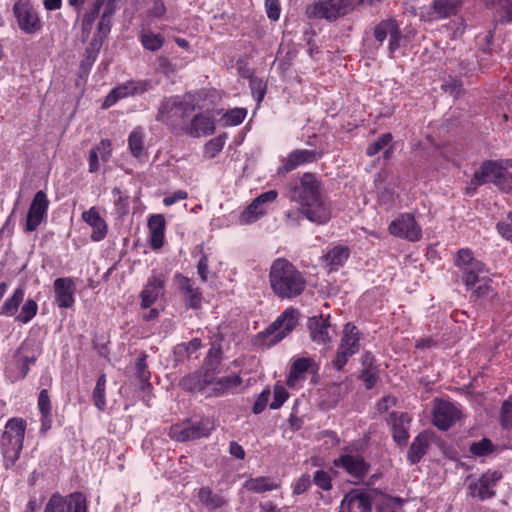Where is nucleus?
Returning <instances> with one entry per match:
<instances>
[{
  "label": "nucleus",
  "mask_w": 512,
  "mask_h": 512,
  "mask_svg": "<svg viewBox=\"0 0 512 512\" xmlns=\"http://www.w3.org/2000/svg\"><path fill=\"white\" fill-rule=\"evenodd\" d=\"M289 198L301 205V213L311 222L324 224L331 218L321 191V182L312 173H304L289 189Z\"/></svg>",
  "instance_id": "1"
},
{
  "label": "nucleus",
  "mask_w": 512,
  "mask_h": 512,
  "mask_svg": "<svg viewBox=\"0 0 512 512\" xmlns=\"http://www.w3.org/2000/svg\"><path fill=\"white\" fill-rule=\"evenodd\" d=\"M269 282L273 293L281 299L296 298L306 288L304 275L285 258H277L272 262Z\"/></svg>",
  "instance_id": "2"
},
{
  "label": "nucleus",
  "mask_w": 512,
  "mask_h": 512,
  "mask_svg": "<svg viewBox=\"0 0 512 512\" xmlns=\"http://www.w3.org/2000/svg\"><path fill=\"white\" fill-rule=\"evenodd\" d=\"M199 93H186L184 96L165 97L158 107L155 120L175 130L182 128L196 109Z\"/></svg>",
  "instance_id": "3"
},
{
  "label": "nucleus",
  "mask_w": 512,
  "mask_h": 512,
  "mask_svg": "<svg viewBox=\"0 0 512 512\" xmlns=\"http://www.w3.org/2000/svg\"><path fill=\"white\" fill-rule=\"evenodd\" d=\"M26 426V421L18 417L9 419L5 425L1 437V451L6 468L14 466L20 457Z\"/></svg>",
  "instance_id": "4"
},
{
  "label": "nucleus",
  "mask_w": 512,
  "mask_h": 512,
  "mask_svg": "<svg viewBox=\"0 0 512 512\" xmlns=\"http://www.w3.org/2000/svg\"><path fill=\"white\" fill-rule=\"evenodd\" d=\"M363 3L364 0H316L306 7L305 13L309 19L335 22L352 13Z\"/></svg>",
  "instance_id": "5"
},
{
  "label": "nucleus",
  "mask_w": 512,
  "mask_h": 512,
  "mask_svg": "<svg viewBox=\"0 0 512 512\" xmlns=\"http://www.w3.org/2000/svg\"><path fill=\"white\" fill-rule=\"evenodd\" d=\"M40 356V350L35 341L25 340L16 349L12 362L5 368V377L15 383L25 379L30 371V365L35 364Z\"/></svg>",
  "instance_id": "6"
},
{
  "label": "nucleus",
  "mask_w": 512,
  "mask_h": 512,
  "mask_svg": "<svg viewBox=\"0 0 512 512\" xmlns=\"http://www.w3.org/2000/svg\"><path fill=\"white\" fill-rule=\"evenodd\" d=\"M214 429L215 423L209 417H201L198 420L188 419L171 425L169 436L175 441L187 442L206 438Z\"/></svg>",
  "instance_id": "7"
},
{
  "label": "nucleus",
  "mask_w": 512,
  "mask_h": 512,
  "mask_svg": "<svg viewBox=\"0 0 512 512\" xmlns=\"http://www.w3.org/2000/svg\"><path fill=\"white\" fill-rule=\"evenodd\" d=\"M485 183H493L504 192L512 191V173L507 171L497 162L488 160L482 163L475 171L471 184L481 186Z\"/></svg>",
  "instance_id": "8"
},
{
  "label": "nucleus",
  "mask_w": 512,
  "mask_h": 512,
  "mask_svg": "<svg viewBox=\"0 0 512 512\" xmlns=\"http://www.w3.org/2000/svg\"><path fill=\"white\" fill-rule=\"evenodd\" d=\"M298 324V311L286 309L274 322H272L260 336L269 338L268 345H275L291 333Z\"/></svg>",
  "instance_id": "9"
},
{
  "label": "nucleus",
  "mask_w": 512,
  "mask_h": 512,
  "mask_svg": "<svg viewBox=\"0 0 512 512\" xmlns=\"http://www.w3.org/2000/svg\"><path fill=\"white\" fill-rule=\"evenodd\" d=\"M360 333L355 325L347 323L344 328V335L341 338L337 353L332 361L333 367L341 371L349 358L355 355L360 349Z\"/></svg>",
  "instance_id": "10"
},
{
  "label": "nucleus",
  "mask_w": 512,
  "mask_h": 512,
  "mask_svg": "<svg viewBox=\"0 0 512 512\" xmlns=\"http://www.w3.org/2000/svg\"><path fill=\"white\" fill-rule=\"evenodd\" d=\"M44 512H88V502L82 492L67 496L53 493L45 505Z\"/></svg>",
  "instance_id": "11"
},
{
  "label": "nucleus",
  "mask_w": 512,
  "mask_h": 512,
  "mask_svg": "<svg viewBox=\"0 0 512 512\" xmlns=\"http://www.w3.org/2000/svg\"><path fill=\"white\" fill-rule=\"evenodd\" d=\"M153 86V82L150 79L129 80L125 83L119 84L105 97L102 108L108 109L116 104L120 99L129 96L141 95L151 90Z\"/></svg>",
  "instance_id": "12"
},
{
  "label": "nucleus",
  "mask_w": 512,
  "mask_h": 512,
  "mask_svg": "<svg viewBox=\"0 0 512 512\" xmlns=\"http://www.w3.org/2000/svg\"><path fill=\"white\" fill-rule=\"evenodd\" d=\"M454 264L462 272L465 286H470L478 279L479 273H487L484 263L474 258L470 249H460L454 258Z\"/></svg>",
  "instance_id": "13"
},
{
  "label": "nucleus",
  "mask_w": 512,
  "mask_h": 512,
  "mask_svg": "<svg viewBox=\"0 0 512 512\" xmlns=\"http://www.w3.org/2000/svg\"><path fill=\"white\" fill-rule=\"evenodd\" d=\"M13 13L21 31L35 34L42 29L40 17L29 2L18 1L13 5Z\"/></svg>",
  "instance_id": "14"
},
{
  "label": "nucleus",
  "mask_w": 512,
  "mask_h": 512,
  "mask_svg": "<svg viewBox=\"0 0 512 512\" xmlns=\"http://www.w3.org/2000/svg\"><path fill=\"white\" fill-rule=\"evenodd\" d=\"M389 232L397 237L415 242L420 240L422 231L414 216L410 213L401 214L389 225Z\"/></svg>",
  "instance_id": "15"
},
{
  "label": "nucleus",
  "mask_w": 512,
  "mask_h": 512,
  "mask_svg": "<svg viewBox=\"0 0 512 512\" xmlns=\"http://www.w3.org/2000/svg\"><path fill=\"white\" fill-rule=\"evenodd\" d=\"M335 467L343 468L350 476L356 479L354 484L360 483L370 470V464L361 455L342 454L334 459Z\"/></svg>",
  "instance_id": "16"
},
{
  "label": "nucleus",
  "mask_w": 512,
  "mask_h": 512,
  "mask_svg": "<svg viewBox=\"0 0 512 512\" xmlns=\"http://www.w3.org/2000/svg\"><path fill=\"white\" fill-rule=\"evenodd\" d=\"M49 199L42 190L38 191L28 209L25 231L33 232L46 219L49 207Z\"/></svg>",
  "instance_id": "17"
},
{
  "label": "nucleus",
  "mask_w": 512,
  "mask_h": 512,
  "mask_svg": "<svg viewBox=\"0 0 512 512\" xmlns=\"http://www.w3.org/2000/svg\"><path fill=\"white\" fill-rule=\"evenodd\" d=\"M166 277L163 273L153 272L140 292V306L143 309L151 307L160 297L164 295Z\"/></svg>",
  "instance_id": "18"
},
{
  "label": "nucleus",
  "mask_w": 512,
  "mask_h": 512,
  "mask_svg": "<svg viewBox=\"0 0 512 512\" xmlns=\"http://www.w3.org/2000/svg\"><path fill=\"white\" fill-rule=\"evenodd\" d=\"M460 411L449 401L436 400L433 408V424L440 430H447L460 419Z\"/></svg>",
  "instance_id": "19"
},
{
  "label": "nucleus",
  "mask_w": 512,
  "mask_h": 512,
  "mask_svg": "<svg viewBox=\"0 0 512 512\" xmlns=\"http://www.w3.org/2000/svg\"><path fill=\"white\" fill-rule=\"evenodd\" d=\"M500 479L501 473L497 471L482 474L477 481L469 483V495L479 500L492 498L495 495L494 487Z\"/></svg>",
  "instance_id": "20"
},
{
  "label": "nucleus",
  "mask_w": 512,
  "mask_h": 512,
  "mask_svg": "<svg viewBox=\"0 0 512 512\" xmlns=\"http://www.w3.org/2000/svg\"><path fill=\"white\" fill-rule=\"evenodd\" d=\"M55 303L60 308H71L75 303L76 287L72 278L61 277L54 280Z\"/></svg>",
  "instance_id": "21"
},
{
  "label": "nucleus",
  "mask_w": 512,
  "mask_h": 512,
  "mask_svg": "<svg viewBox=\"0 0 512 512\" xmlns=\"http://www.w3.org/2000/svg\"><path fill=\"white\" fill-rule=\"evenodd\" d=\"M307 327L310 338L314 343L326 345L331 342L332 335L330 331L332 328L329 317L324 318L323 315L310 317L307 321Z\"/></svg>",
  "instance_id": "22"
},
{
  "label": "nucleus",
  "mask_w": 512,
  "mask_h": 512,
  "mask_svg": "<svg viewBox=\"0 0 512 512\" xmlns=\"http://www.w3.org/2000/svg\"><path fill=\"white\" fill-rule=\"evenodd\" d=\"M224 341V334L217 332L213 336V341L208 350V353L203 361V370L210 374H217L220 372V364L223 360L222 342Z\"/></svg>",
  "instance_id": "23"
},
{
  "label": "nucleus",
  "mask_w": 512,
  "mask_h": 512,
  "mask_svg": "<svg viewBox=\"0 0 512 512\" xmlns=\"http://www.w3.org/2000/svg\"><path fill=\"white\" fill-rule=\"evenodd\" d=\"M179 279V289L183 295L184 303L187 309L198 310L202 305V292L198 287H194V282L182 274H176Z\"/></svg>",
  "instance_id": "24"
},
{
  "label": "nucleus",
  "mask_w": 512,
  "mask_h": 512,
  "mask_svg": "<svg viewBox=\"0 0 512 512\" xmlns=\"http://www.w3.org/2000/svg\"><path fill=\"white\" fill-rule=\"evenodd\" d=\"M362 369L358 378L363 382L367 390L373 389L379 381V368L375 356L366 351L361 357Z\"/></svg>",
  "instance_id": "25"
},
{
  "label": "nucleus",
  "mask_w": 512,
  "mask_h": 512,
  "mask_svg": "<svg viewBox=\"0 0 512 512\" xmlns=\"http://www.w3.org/2000/svg\"><path fill=\"white\" fill-rule=\"evenodd\" d=\"M390 422L392 424L393 440L400 446L407 445L409 440L411 417L405 412H392L390 414Z\"/></svg>",
  "instance_id": "26"
},
{
  "label": "nucleus",
  "mask_w": 512,
  "mask_h": 512,
  "mask_svg": "<svg viewBox=\"0 0 512 512\" xmlns=\"http://www.w3.org/2000/svg\"><path fill=\"white\" fill-rule=\"evenodd\" d=\"M321 154L314 150L308 149H297L292 151L287 158L284 159L282 166L279 167V173H288L299 165L304 163H312L317 158H320Z\"/></svg>",
  "instance_id": "27"
},
{
  "label": "nucleus",
  "mask_w": 512,
  "mask_h": 512,
  "mask_svg": "<svg viewBox=\"0 0 512 512\" xmlns=\"http://www.w3.org/2000/svg\"><path fill=\"white\" fill-rule=\"evenodd\" d=\"M214 375L210 374L211 383L206 392L208 397L222 396L242 384V378L236 374L219 378H215Z\"/></svg>",
  "instance_id": "28"
},
{
  "label": "nucleus",
  "mask_w": 512,
  "mask_h": 512,
  "mask_svg": "<svg viewBox=\"0 0 512 512\" xmlns=\"http://www.w3.org/2000/svg\"><path fill=\"white\" fill-rule=\"evenodd\" d=\"M150 231V247L154 250L160 249L164 245L166 221L162 214H153L149 217L147 223Z\"/></svg>",
  "instance_id": "29"
},
{
  "label": "nucleus",
  "mask_w": 512,
  "mask_h": 512,
  "mask_svg": "<svg viewBox=\"0 0 512 512\" xmlns=\"http://www.w3.org/2000/svg\"><path fill=\"white\" fill-rule=\"evenodd\" d=\"M210 375L203 371H196L189 375L184 376L179 385L181 388L188 392H207L208 387H210Z\"/></svg>",
  "instance_id": "30"
},
{
  "label": "nucleus",
  "mask_w": 512,
  "mask_h": 512,
  "mask_svg": "<svg viewBox=\"0 0 512 512\" xmlns=\"http://www.w3.org/2000/svg\"><path fill=\"white\" fill-rule=\"evenodd\" d=\"M82 219L93 228L90 236L93 241L98 242L105 238L108 230L107 224L95 207L84 211Z\"/></svg>",
  "instance_id": "31"
},
{
  "label": "nucleus",
  "mask_w": 512,
  "mask_h": 512,
  "mask_svg": "<svg viewBox=\"0 0 512 512\" xmlns=\"http://www.w3.org/2000/svg\"><path fill=\"white\" fill-rule=\"evenodd\" d=\"M214 119L204 113L196 114L190 121L188 133L193 137L208 136L215 132Z\"/></svg>",
  "instance_id": "32"
},
{
  "label": "nucleus",
  "mask_w": 512,
  "mask_h": 512,
  "mask_svg": "<svg viewBox=\"0 0 512 512\" xmlns=\"http://www.w3.org/2000/svg\"><path fill=\"white\" fill-rule=\"evenodd\" d=\"M429 448V435L427 432L419 433L411 443L407 452V460L411 465L419 463Z\"/></svg>",
  "instance_id": "33"
},
{
  "label": "nucleus",
  "mask_w": 512,
  "mask_h": 512,
  "mask_svg": "<svg viewBox=\"0 0 512 512\" xmlns=\"http://www.w3.org/2000/svg\"><path fill=\"white\" fill-rule=\"evenodd\" d=\"M99 155L103 161H107L111 156V141L109 139H102L99 144L90 149L88 158V170L90 173H95L99 170Z\"/></svg>",
  "instance_id": "34"
},
{
  "label": "nucleus",
  "mask_w": 512,
  "mask_h": 512,
  "mask_svg": "<svg viewBox=\"0 0 512 512\" xmlns=\"http://www.w3.org/2000/svg\"><path fill=\"white\" fill-rule=\"evenodd\" d=\"M487 273H479L478 279L470 286H466L472 291L471 297L475 299L492 300L496 295L494 288L490 285L491 280Z\"/></svg>",
  "instance_id": "35"
},
{
  "label": "nucleus",
  "mask_w": 512,
  "mask_h": 512,
  "mask_svg": "<svg viewBox=\"0 0 512 512\" xmlns=\"http://www.w3.org/2000/svg\"><path fill=\"white\" fill-rule=\"evenodd\" d=\"M463 0H433L431 10L437 19H445L458 13Z\"/></svg>",
  "instance_id": "36"
},
{
  "label": "nucleus",
  "mask_w": 512,
  "mask_h": 512,
  "mask_svg": "<svg viewBox=\"0 0 512 512\" xmlns=\"http://www.w3.org/2000/svg\"><path fill=\"white\" fill-rule=\"evenodd\" d=\"M488 8H495V17L500 23L512 21V0H485Z\"/></svg>",
  "instance_id": "37"
},
{
  "label": "nucleus",
  "mask_w": 512,
  "mask_h": 512,
  "mask_svg": "<svg viewBox=\"0 0 512 512\" xmlns=\"http://www.w3.org/2000/svg\"><path fill=\"white\" fill-rule=\"evenodd\" d=\"M198 498L209 510H216L227 504V500L222 495L214 493L210 487L200 488Z\"/></svg>",
  "instance_id": "38"
},
{
  "label": "nucleus",
  "mask_w": 512,
  "mask_h": 512,
  "mask_svg": "<svg viewBox=\"0 0 512 512\" xmlns=\"http://www.w3.org/2000/svg\"><path fill=\"white\" fill-rule=\"evenodd\" d=\"M24 288L18 287L14 290L13 294L8 297L0 307V316L11 317L16 314L20 304L24 299Z\"/></svg>",
  "instance_id": "39"
},
{
  "label": "nucleus",
  "mask_w": 512,
  "mask_h": 512,
  "mask_svg": "<svg viewBox=\"0 0 512 512\" xmlns=\"http://www.w3.org/2000/svg\"><path fill=\"white\" fill-rule=\"evenodd\" d=\"M345 503H347L348 506L358 503V508L361 510V512L372 511V498L367 492H359L357 490H353L345 495L341 504L344 505Z\"/></svg>",
  "instance_id": "40"
},
{
  "label": "nucleus",
  "mask_w": 512,
  "mask_h": 512,
  "mask_svg": "<svg viewBox=\"0 0 512 512\" xmlns=\"http://www.w3.org/2000/svg\"><path fill=\"white\" fill-rule=\"evenodd\" d=\"M147 355L145 353H141L137 358L135 363V377L140 382V389L142 391H146L152 388L150 383L151 373L148 369V365L146 363Z\"/></svg>",
  "instance_id": "41"
},
{
  "label": "nucleus",
  "mask_w": 512,
  "mask_h": 512,
  "mask_svg": "<svg viewBox=\"0 0 512 512\" xmlns=\"http://www.w3.org/2000/svg\"><path fill=\"white\" fill-rule=\"evenodd\" d=\"M350 251L345 246H335L324 256L325 261L331 270H337L342 267L349 257Z\"/></svg>",
  "instance_id": "42"
},
{
  "label": "nucleus",
  "mask_w": 512,
  "mask_h": 512,
  "mask_svg": "<svg viewBox=\"0 0 512 512\" xmlns=\"http://www.w3.org/2000/svg\"><path fill=\"white\" fill-rule=\"evenodd\" d=\"M243 486L248 491H252L254 493H264L267 491L275 490L279 487L278 484H276L269 477L266 476L250 478L245 481Z\"/></svg>",
  "instance_id": "43"
},
{
  "label": "nucleus",
  "mask_w": 512,
  "mask_h": 512,
  "mask_svg": "<svg viewBox=\"0 0 512 512\" xmlns=\"http://www.w3.org/2000/svg\"><path fill=\"white\" fill-rule=\"evenodd\" d=\"M312 363L313 360L310 358L303 357L296 359L290 367L289 376L287 380L288 385L291 386L295 381H298L300 378H303L304 373L308 371Z\"/></svg>",
  "instance_id": "44"
},
{
  "label": "nucleus",
  "mask_w": 512,
  "mask_h": 512,
  "mask_svg": "<svg viewBox=\"0 0 512 512\" xmlns=\"http://www.w3.org/2000/svg\"><path fill=\"white\" fill-rule=\"evenodd\" d=\"M101 44L93 39L85 48L84 57L80 62V70L84 74L89 73L94 62L97 59Z\"/></svg>",
  "instance_id": "45"
},
{
  "label": "nucleus",
  "mask_w": 512,
  "mask_h": 512,
  "mask_svg": "<svg viewBox=\"0 0 512 512\" xmlns=\"http://www.w3.org/2000/svg\"><path fill=\"white\" fill-rule=\"evenodd\" d=\"M128 146L131 154L140 158L145 154L144 133L141 128H135L128 137Z\"/></svg>",
  "instance_id": "46"
},
{
  "label": "nucleus",
  "mask_w": 512,
  "mask_h": 512,
  "mask_svg": "<svg viewBox=\"0 0 512 512\" xmlns=\"http://www.w3.org/2000/svg\"><path fill=\"white\" fill-rule=\"evenodd\" d=\"M265 213V207L259 205L255 200H253L252 203L241 213L239 221L241 224H251L256 222Z\"/></svg>",
  "instance_id": "47"
},
{
  "label": "nucleus",
  "mask_w": 512,
  "mask_h": 512,
  "mask_svg": "<svg viewBox=\"0 0 512 512\" xmlns=\"http://www.w3.org/2000/svg\"><path fill=\"white\" fill-rule=\"evenodd\" d=\"M105 388H106V375L102 373L97 381L95 388L92 393V399L94 402V405L99 411H104L106 407V394H105Z\"/></svg>",
  "instance_id": "48"
},
{
  "label": "nucleus",
  "mask_w": 512,
  "mask_h": 512,
  "mask_svg": "<svg viewBox=\"0 0 512 512\" xmlns=\"http://www.w3.org/2000/svg\"><path fill=\"white\" fill-rule=\"evenodd\" d=\"M102 7L103 4L94 1L92 6L83 13L81 22V29L83 33H90Z\"/></svg>",
  "instance_id": "49"
},
{
  "label": "nucleus",
  "mask_w": 512,
  "mask_h": 512,
  "mask_svg": "<svg viewBox=\"0 0 512 512\" xmlns=\"http://www.w3.org/2000/svg\"><path fill=\"white\" fill-rule=\"evenodd\" d=\"M497 446L488 438H482L470 444L469 452L475 457H485L493 453Z\"/></svg>",
  "instance_id": "50"
},
{
  "label": "nucleus",
  "mask_w": 512,
  "mask_h": 512,
  "mask_svg": "<svg viewBox=\"0 0 512 512\" xmlns=\"http://www.w3.org/2000/svg\"><path fill=\"white\" fill-rule=\"evenodd\" d=\"M37 311V302L34 299L28 298L22 305L20 313L16 316V321L26 324L36 316Z\"/></svg>",
  "instance_id": "51"
},
{
  "label": "nucleus",
  "mask_w": 512,
  "mask_h": 512,
  "mask_svg": "<svg viewBox=\"0 0 512 512\" xmlns=\"http://www.w3.org/2000/svg\"><path fill=\"white\" fill-rule=\"evenodd\" d=\"M143 47L150 51H157L164 45V37L161 34H154L150 31L140 36Z\"/></svg>",
  "instance_id": "52"
},
{
  "label": "nucleus",
  "mask_w": 512,
  "mask_h": 512,
  "mask_svg": "<svg viewBox=\"0 0 512 512\" xmlns=\"http://www.w3.org/2000/svg\"><path fill=\"white\" fill-rule=\"evenodd\" d=\"M397 21L394 18H388L379 22L373 31L374 38L381 44L392 32V29L396 25Z\"/></svg>",
  "instance_id": "53"
},
{
  "label": "nucleus",
  "mask_w": 512,
  "mask_h": 512,
  "mask_svg": "<svg viewBox=\"0 0 512 512\" xmlns=\"http://www.w3.org/2000/svg\"><path fill=\"white\" fill-rule=\"evenodd\" d=\"M226 140V134L219 135L209 140L204 147L205 157L212 159L215 158L223 149Z\"/></svg>",
  "instance_id": "54"
},
{
  "label": "nucleus",
  "mask_w": 512,
  "mask_h": 512,
  "mask_svg": "<svg viewBox=\"0 0 512 512\" xmlns=\"http://www.w3.org/2000/svg\"><path fill=\"white\" fill-rule=\"evenodd\" d=\"M247 115V111L244 108H234L227 111L223 115V120L225 121V125L229 126H237L240 125Z\"/></svg>",
  "instance_id": "55"
},
{
  "label": "nucleus",
  "mask_w": 512,
  "mask_h": 512,
  "mask_svg": "<svg viewBox=\"0 0 512 512\" xmlns=\"http://www.w3.org/2000/svg\"><path fill=\"white\" fill-rule=\"evenodd\" d=\"M392 139L393 136L391 133L382 134L375 142L371 143L367 147L366 154L370 157L376 155L382 149L388 146L391 143Z\"/></svg>",
  "instance_id": "56"
},
{
  "label": "nucleus",
  "mask_w": 512,
  "mask_h": 512,
  "mask_svg": "<svg viewBox=\"0 0 512 512\" xmlns=\"http://www.w3.org/2000/svg\"><path fill=\"white\" fill-rule=\"evenodd\" d=\"M156 71L166 77L173 75L176 72V65L165 56H159L156 59Z\"/></svg>",
  "instance_id": "57"
},
{
  "label": "nucleus",
  "mask_w": 512,
  "mask_h": 512,
  "mask_svg": "<svg viewBox=\"0 0 512 512\" xmlns=\"http://www.w3.org/2000/svg\"><path fill=\"white\" fill-rule=\"evenodd\" d=\"M273 401L270 403V409H279L289 397L288 391L282 385L274 386Z\"/></svg>",
  "instance_id": "58"
},
{
  "label": "nucleus",
  "mask_w": 512,
  "mask_h": 512,
  "mask_svg": "<svg viewBox=\"0 0 512 512\" xmlns=\"http://www.w3.org/2000/svg\"><path fill=\"white\" fill-rule=\"evenodd\" d=\"M500 422L503 428H512V401L505 400L500 410Z\"/></svg>",
  "instance_id": "59"
},
{
  "label": "nucleus",
  "mask_w": 512,
  "mask_h": 512,
  "mask_svg": "<svg viewBox=\"0 0 512 512\" xmlns=\"http://www.w3.org/2000/svg\"><path fill=\"white\" fill-rule=\"evenodd\" d=\"M313 482L315 485L325 491L332 489L331 477L329 473L324 470H317L314 473Z\"/></svg>",
  "instance_id": "60"
},
{
  "label": "nucleus",
  "mask_w": 512,
  "mask_h": 512,
  "mask_svg": "<svg viewBox=\"0 0 512 512\" xmlns=\"http://www.w3.org/2000/svg\"><path fill=\"white\" fill-rule=\"evenodd\" d=\"M270 390L269 388H266L264 389L257 397L253 407H252V412L254 414H260L261 412L264 411V409L266 408L267 404H268V401H269V398H270Z\"/></svg>",
  "instance_id": "61"
},
{
  "label": "nucleus",
  "mask_w": 512,
  "mask_h": 512,
  "mask_svg": "<svg viewBox=\"0 0 512 512\" xmlns=\"http://www.w3.org/2000/svg\"><path fill=\"white\" fill-rule=\"evenodd\" d=\"M38 409L40 414L51 413V400L47 389H42L38 396Z\"/></svg>",
  "instance_id": "62"
},
{
  "label": "nucleus",
  "mask_w": 512,
  "mask_h": 512,
  "mask_svg": "<svg viewBox=\"0 0 512 512\" xmlns=\"http://www.w3.org/2000/svg\"><path fill=\"white\" fill-rule=\"evenodd\" d=\"M498 232L512 243V211L507 214L506 221L497 224Z\"/></svg>",
  "instance_id": "63"
},
{
  "label": "nucleus",
  "mask_w": 512,
  "mask_h": 512,
  "mask_svg": "<svg viewBox=\"0 0 512 512\" xmlns=\"http://www.w3.org/2000/svg\"><path fill=\"white\" fill-rule=\"evenodd\" d=\"M389 36V51L394 53L400 47V41L403 37L398 23H396Z\"/></svg>",
  "instance_id": "64"
}]
</instances>
